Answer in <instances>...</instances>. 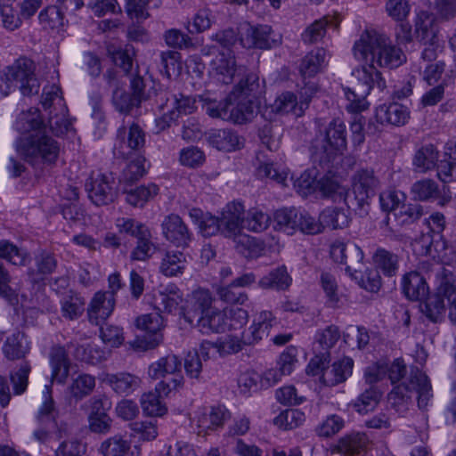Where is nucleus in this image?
Segmentation results:
<instances>
[{"label":"nucleus","mask_w":456,"mask_h":456,"mask_svg":"<svg viewBox=\"0 0 456 456\" xmlns=\"http://www.w3.org/2000/svg\"><path fill=\"white\" fill-rule=\"evenodd\" d=\"M353 50L354 57L362 63L357 69H364L379 90L386 87V83L377 68L395 69L406 61L403 52L376 29H365L355 41Z\"/></svg>","instance_id":"f257e3e1"},{"label":"nucleus","mask_w":456,"mask_h":456,"mask_svg":"<svg viewBox=\"0 0 456 456\" xmlns=\"http://www.w3.org/2000/svg\"><path fill=\"white\" fill-rule=\"evenodd\" d=\"M142 77L138 74L132 76L129 88L134 99L140 104L151 101L153 106L163 112L156 118V126L159 131L168 128L182 115L191 114L196 109V101L192 97L174 93L160 84H154L147 92Z\"/></svg>","instance_id":"f03ea898"},{"label":"nucleus","mask_w":456,"mask_h":456,"mask_svg":"<svg viewBox=\"0 0 456 456\" xmlns=\"http://www.w3.org/2000/svg\"><path fill=\"white\" fill-rule=\"evenodd\" d=\"M413 393L417 394L418 405L420 409L425 408L432 397L430 380L418 368L411 369L408 384L402 383L388 394V403L399 414H403L411 403Z\"/></svg>","instance_id":"7ed1b4c3"},{"label":"nucleus","mask_w":456,"mask_h":456,"mask_svg":"<svg viewBox=\"0 0 456 456\" xmlns=\"http://www.w3.org/2000/svg\"><path fill=\"white\" fill-rule=\"evenodd\" d=\"M346 149V127L339 119H333L312 140L311 158L319 164H327Z\"/></svg>","instance_id":"20e7f679"},{"label":"nucleus","mask_w":456,"mask_h":456,"mask_svg":"<svg viewBox=\"0 0 456 456\" xmlns=\"http://www.w3.org/2000/svg\"><path fill=\"white\" fill-rule=\"evenodd\" d=\"M35 62L27 58L20 57L12 65L8 66L0 78V90L8 95L12 89L18 87L24 96L37 94L40 84L35 74Z\"/></svg>","instance_id":"39448f33"},{"label":"nucleus","mask_w":456,"mask_h":456,"mask_svg":"<svg viewBox=\"0 0 456 456\" xmlns=\"http://www.w3.org/2000/svg\"><path fill=\"white\" fill-rule=\"evenodd\" d=\"M15 149L17 153L31 165H53L60 153L59 143L45 133L20 136L16 140Z\"/></svg>","instance_id":"423d86ee"},{"label":"nucleus","mask_w":456,"mask_h":456,"mask_svg":"<svg viewBox=\"0 0 456 456\" xmlns=\"http://www.w3.org/2000/svg\"><path fill=\"white\" fill-rule=\"evenodd\" d=\"M379 180L372 169L361 168L352 176V190L354 195L351 207L361 216L369 212L370 200L374 196Z\"/></svg>","instance_id":"0eeeda50"},{"label":"nucleus","mask_w":456,"mask_h":456,"mask_svg":"<svg viewBox=\"0 0 456 456\" xmlns=\"http://www.w3.org/2000/svg\"><path fill=\"white\" fill-rule=\"evenodd\" d=\"M248 312L243 309H237L232 312L231 322L228 323V317L225 313L215 308L198 319V326L202 333H223L227 330H237L241 328L248 322Z\"/></svg>","instance_id":"6e6552de"},{"label":"nucleus","mask_w":456,"mask_h":456,"mask_svg":"<svg viewBox=\"0 0 456 456\" xmlns=\"http://www.w3.org/2000/svg\"><path fill=\"white\" fill-rule=\"evenodd\" d=\"M240 41L245 48L271 49L281 44L282 37L268 25L244 24L240 28Z\"/></svg>","instance_id":"1a4fd4ad"},{"label":"nucleus","mask_w":456,"mask_h":456,"mask_svg":"<svg viewBox=\"0 0 456 456\" xmlns=\"http://www.w3.org/2000/svg\"><path fill=\"white\" fill-rule=\"evenodd\" d=\"M352 76L358 81V85L354 89L347 88L345 90L348 101L346 110L350 112L358 113L368 109L369 103L366 101V96L376 86V81L364 69H354Z\"/></svg>","instance_id":"9d476101"},{"label":"nucleus","mask_w":456,"mask_h":456,"mask_svg":"<svg viewBox=\"0 0 456 456\" xmlns=\"http://www.w3.org/2000/svg\"><path fill=\"white\" fill-rule=\"evenodd\" d=\"M330 255L334 262L345 265L346 271L358 280L356 267L362 262L363 252L357 245L337 240L330 245Z\"/></svg>","instance_id":"9b49d317"},{"label":"nucleus","mask_w":456,"mask_h":456,"mask_svg":"<svg viewBox=\"0 0 456 456\" xmlns=\"http://www.w3.org/2000/svg\"><path fill=\"white\" fill-rule=\"evenodd\" d=\"M107 84L112 88L111 102L115 109L123 114H130L134 108H139L141 104L134 99L133 94L124 89L126 83L117 70L109 69L104 75Z\"/></svg>","instance_id":"f8f14e48"},{"label":"nucleus","mask_w":456,"mask_h":456,"mask_svg":"<svg viewBox=\"0 0 456 456\" xmlns=\"http://www.w3.org/2000/svg\"><path fill=\"white\" fill-rule=\"evenodd\" d=\"M134 325L138 330L153 335L150 339L141 341L142 345L138 346L139 348L144 351L154 349L163 342V335L160 331L165 328V321L159 312L138 316L134 321Z\"/></svg>","instance_id":"ddd939ff"},{"label":"nucleus","mask_w":456,"mask_h":456,"mask_svg":"<svg viewBox=\"0 0 456 456\" xmlns=\"http://www.w3.org/2000/svg\"><path fill=\"white\" fill-rule=\"evenodd\" d=\"M144 136L143 130L135 123H132L128 128L121 126L117 133L119 145H115L114 154L118 158H127L130 151H138L144 146Z\"/></svg>","instance_id":"4468645a"},{"label":"nucleus","mask_w":456,"mask_h":456,"mask_svg":"<svg viewBox=\"0 0 456 456\" xmlns=\"http://www.w3.org/2000/svg\"><path fill=\"white\" fill-rule=\"evenodd\" d=\"M213 301L214 298L209 290L204 289L194 290L186 305L182 308L181 314L188 323L192 324L195 320L198 321L200 316L215 309L212 306Z\"/></svg>","instance_id":"2eb2a0df"},{"label":"nucleus","mask_w":456,"mask_h":456,"mask_svg":"<svg viewBox=\"0 0 456 456\" xmlns=\"http://www.w3.org/2000/svg\"><path fill=\"white\" fill-rule=\"evenodd\" d=\"M164 237L177 248H187L192 234L183 219L175 214L165 217L161 224Z\"/></svg>","instance_id":"dca6fc26"},{"label":"nucleus","mask_w":456,"mask_h":456,"mask_svg":"<svg viewBox=\"0 0 456 456\" xmlns=\"http://www.w3.org/2000/svg\"><path fill=\"white\" fill-rule=\"evenodd\" d=\"M113 178L104 174L92 175L86 183L89 199L96 206L108 205L114 201L116 191L113 188Z\"/></svg>","instance_id":"f3484780"},{"label":"nucleus","mask_w":456,"mask_h":456,"mask_svg":"<svg viewBox=\"0 0 456 456\" xmlns=\"http://www.w3.org/2000/svg\"><path fill=\"white\" fill-rule=\"evenodd\" d=\"M245 209L241 202L232 201L225 206L222 212V234L227 238L235 239L240 235L244 221Z\"/></svg>","instance_id":"a211bd4d"},{"label":"nucleus","mask_w":456,"mask_h":456,"mask_svg":"<svg viewBox=\"0 0 456 456\" xmlns=\"http://www.w3.org/2000/svg\"><path fill=\"white\" fill-rule=\"evenodd\" d=\"M275 322L272 312L262 311L254 320L252 325L242 332L245 345H254L267 338Z\"/></svg>","instance_id":"6ab92c4d"},{"label":"nucleus","mask_w":456,"mask_h":456,"mask_svg":"<svg viewBox=\"0 0 456 456\" xmlns=\"http://www.w3.org/2000/svg\"><path fill=\"white\" fill-rule=\"evenodd\" d=\"M211 68L213 75L218 81L225 85L231 84L237 69L232 52L230 49L219 52L212 60Z\"/></svg>","instance_id":"aec40b11"},{"label":"nucleus","mask_w":456,"mask_h":456,"mask_svg":"<svg viewBox=\"0 0 456 456\" xmlns=\"http://www.w3.org/2000/svg\"><path fill=\"white\" fill-rule=\"evenodd\" d=\"M49 361L52 368L51 382L63 384L69 374L70 361L65 346L54 345L49 353Z\"/></svg>","instance_id":"412c9836"},{"label":"nucleus","mask_w":456,"mask_h":456,"mask_svg":"<svg viewBox=\"0 0 456 456\" xmlns=\"http://www.w3.org/2000/svg\"><path fill=\"white\" fill-rule=\"evenodd\" d=\"M98 452L102 456H140V449L120 434L102 442Z\"/></svg>","instance_id":"4be33fe9"},{"label":"nucleus","mask_w":456,"mask_h":456,"mask_svg":"<svg viewBox=\"0 0 456 456\" xmlns=\"http://www.w3.org/2000/svg\"><path fill=\"white\" fill-rule=\"evenodd\" d=\"M414 200L419 201L437 200L440 206L447 204L451 197L442 192L439 185L432 179H421L415 182L411 189Z\"/></svg>","instance_id":"5701e85b"},{"label":"nucleus","mask_w":456,"mask_h":456,"mask_svg":"<svg viewBox=\"0 0 456 456\" xmlns=\"http://www.w3.org/2000/svg\"><path fill=\"white\" fill-rule=\"evenodd\" d=\"M115 297L113 294L99 291L94 296L88 308V316L92 323L99 325L113 312Z\"/></svg>","instance_id":"b1692460"},{"label":"nucleus","mask_w":456,"mask_h":456,"mask_svg":"<svg viewBox=\"0 0 456 456\" xmlns=\"http://www.w3.org/2000/svg\"><path fill=\"white\" fill-rule=\"evenodd\" d=\"M376 118L380 124L400 126L405 125L409 120L410 111L407 107L397 102L383 104L377 108Z\"/></svg>","instance_id":"393cba45"},{"label":"nucleus","mask_w":456,"mask_h":456,"mask_svg":"<svg viewBox=\"0 0 456 456\" xmlns=\"http://www.w3.org/2000/svg\"><path fill=\"white\" fill-rule=\"evenodd\" d=\"M354 362L349 357L335 362L331 366L322 368L321 380L326 386H336L344 382L351 374Z\"/></svg>","instance_id":"a878e982"},{"label":"nucleus","mask_w":456,"mask_h":456,"mask_svg":"<svg viewBox=\"0 0 456 456\" xmlns=\"http://www.w3.org/2000/svg\"><path fill=\"white\" fill-rule=\"evenodd\" d=\"M57 4L45 7L39 13L38 20L45 29L59 32L65 25L63 9L68 10L70 5L61 0H58Z\"/></svg>","instance_id":"bb28decb"},{"label":"nucleus","mask_w":456,"mask_h":456,"mask_svg":"<svg viewBox=\"0 0 456 456\" xmlns=\"http://www.w3.org/2000/svg\"><path fill=\"white\" fill-rule=\"evenodd\" d=\"M104 381L115 393L125 395L133 394L142 383V379L138 376L129 372L106 374Z\"/></svg>","instance_id":"cd10ccee"},{"label":"nucleus","mask_w":456,"mask_h":456,"mask_svg":"<svg viewBox=\"0 0 456 456\" xmlns=\"http://www.w3.org/2000/svg\"><path fill=\"white\" fill-rule=\"evenodd\" d=\"M228 102L231 106L228 109L230 121L236 124H243L250 120L254 117L257 105V102L240 97L232 98V95H228Z\"/></svg>","instance_id":"c85d7f7f"},{"label":"nucleus","mask_w":456,"mask_h":456,"mask_svg":"<svg viewBox=\"0 0 456 456\" xmlns=\"http://www.w3.org/2000/svg\"><path fill=\"white\" fill-rule=\"evenodd\" d=\"M328 63V53L324 48H316L308 53L301 61L299 73L304 77H313L322 71Z\"/></svg>","instance_id":"c756f323"},{"label":"nucleus","mask_w":456,"mask_h":456,"mask_svg":"<svg viewBox=\"0 0 456 456\" xmlns=\"http://www.w3.org/2000/svg\"><path fill=\"white\" fill-rule=\"evenodd\" d=\"M402 290L410 300H420L428 295V287L419 273L410 272L403 276Z\"/></svg>","instance_id":"7c9ffc66"},{"label":"nucleus","mask_w":456,"mask_h":456,"mask_svg":"<svg viewBox=\"0 0 456 456\" xmlns=\"http://www.w3.org/2000/svg\"><path fill=\"white\" fill-rule=\"evenodd\" d=\"M183 302V296L180 290L175 286H169L164 290L158 291L153 295L152 304L154 308L160 314H171L177 310Z\"/></svg>","instance_id":"2f4dec72"},{"label":"nucleus","mask_w":456,"mask_h":456,"mask_svg":"<svg viewBox=\"0 0 456 456\" xmlns=\"http://www.w3.org/2000/svg\"><path fill=\"white\" fill-rule=\"evenodd\" d=\"M263 92L258 76L256 73H249L240 80L229 95H232V98L240 97L257 102Z\"/></svg>","instance_id":"473e14b6"},{"label":"nucleus","mask_w":456,"mask_h":456,"mask_svg":"<svg viewBox=\"0 0 456 456\" xmlns=\"http://www.w3.org/2000/svg\"><path fill=\"white\" fill-rule=\"evenodd\" d=\"M182 362L175 354H167L152 362L148 369V375L152 379L175 375L181 371Z\"/></svg>","instance_id":"72a5a7b5"},{"label":"nucleus","mask_w":456,"mask_h":456,"mask_svg":"<svg viewBox=\"0 0 456 456\" xmlns=\"http://www.w3.org/2000/svg\"><path fill=\"white\" fill-rule=\"evenodd\" d=\"M367 437L363 434H350L341 437L337 444L330 446L332 453L353 456L360 453L367 444Z\"/></svg>","instance_id":"f704fd0d"},{"label":"nucleus","mask_w":456,"mask_h":456,"mask_svg":"<svg viewBox=\"0 0 456 456\" xmlns=\"http://www.w3.org/2000/svg\"><path fill=\"white\" fill-rule=\"evenodd\" d=\"M438 151L434 144L428 143L418 149L413 156L412 165L419 173H427L437 167Z\"/></svg>","instance_id":"c9c22d12"},{"label":"nucleus","mask_w":456,"mask_h":456,"mask_svg":"<svg viewBox=\"0 0 456 456\" xmlns=\"http://www.w3.org/2000/svg\"><path fill=\"white\" fill-rule=\"evenodd\" d=\"M210 142L218 150L224 151H236L243 147L244 139L230 129H219L209 136Z\"/></svg>","instance_id":"e433bc0d"},{"label":"nucleus","mask_w":456,"mask_h":456,"mask_svg":"<svg viewBox=\"0 0 456 456\" xmlns=\"http://www.w3.org/2000/svg\"><path fill=\"white\" fill-rule=\"evenodd\" d=\"M437 175L444 183L456 180V141L447 143L444 159L436 167Z\"/></svg>","instance_id":"4c0bfd02"},{"label":"nucleus","mask_w":456,"mask_h":456,"mask_svg":"<svg viewBox=\"0 0 456 456\" xmlns=\"http://www.w3.org/2000/svg\"><path fill=\"white\" fill-rule=\"evenodd\" d=\"M43 120L37 109H30L22 111L17 118L15 122V129L22 134L21 136L29 135L37 133H43Z\"/></svg>","instance_id":"58836bf2"},{"label":"nucleus","mask_w":456,"mask_h":456,"mask_svg":"<svg viewBox=\"0 0 456 456\" xmlns=\"http://www.w3.org/2000/svg\"><path fill=\"white\" fill-rule=\"evenodd\" d=\"M230 418V412L224 406H214L205 409L198 415V426L203 430L213 429L224 425Z\"/></svg>","instance_id":"ea45409f"},{"label":"nucleus","mask_w":456,"mask_h":456,"mask_svg":"<svg viewBox=\"0 0 456 456\" xmlns=\"http://www.w3.org/2000/svg\"><path fill=\"white\" fill-rule=\"evenodd\" d=\"M187 266V256L181 251H167L162 258L159 270L167 277L182 275Z\"/></svg>","instance_id":"a19ab883"},{"label":"nucleus","mask_w":456,"mask_h":456,"mask_svg":"<svg viewBox=\"0 0 456 456\" xmlns=\"http://www.w3.org/2000/svg\"><path fill=\"white\" fill-rule=\"evenodd\" d=\"M28 351V342L25 333L21 331H16L9 336L3 346V352L9 360L21 359Z\"/></svg>","instance_id":"79ce46f5"},{"label":"nucleus","mask_w":456,"mask_h":456,"mask_svg":"<svg viewBox=\"0 0 456 456\" xmlns=\"http://www.w3.org/2000/svg\"><path fill=\"white\" fill-rule=\"evenodd\" d=\"M189 215L198 225L203 236H212L218 232L222 233L221 218H217L209 213H203L199 208L191 209Z\"/></svg>","instance_id":"37998d69"},{"label":"nucleus","mask_w":456,"mask_h":456,"mask_svg":"<svg viewBox=\"0 0 456 456\" xmlns=\"http://www.w3.org/2000/svg\"><path fill=\"white\" fill-rule=\"evenodd\" d=\"M127 187H123V191L126 193V202L133 207H143L159 193V187L154 183L141 185L134 189Z\"/></svg>","instance_id":"c03bdc74"},{"label":"nucleus","mask_w":456,"mask_h":456,"mask_svg":"<svg viewBox=\"0 0 456 456\" xmlns=\"http://www.w3.org/2000/svg\"><path fill=\"white\" fill-rule=\"evenodd\" d=\"M291 281L292 279L289 274L286 266L281 265L261 278L258 281V285L264 289H274L278 290H284L290 286Z\"/></svg>","instance_id":"a18cd8bd"},{"label":"nucleus","mask_w":456,"mask_h":456,"mask_svg":"<svg viewBox=\"0 0 456 456\" xmlns=\"http://www.w3.org/2000/svg\"><path fill=\"white\" fill-rule=\"evenodd\" d=\"M299 215L300 211L295 208L278 209L273 216L275 228L287 234H294Z\"/></svg>","instance_id":"49530a36"},{"label":"nucleus","mask_w":456,"mask_h":456,"mask_svg":"<svg viewBox=\"0 0 456 456\" xmlns=\"http://www.w3.org/2000/svg\"><path fill=\"white\" fill-rule=\"evenodd\" d=\"M271 110L273 113L284 115L293 113L297 117L303 115V109L298 106L296 94L291 92H284L281 94L271 104Z\"/></svg>","instance_id":"de8ad7c7"},{"label":"nucleus","mask_w":456,"mask_h":456,"mask_svg":"<svg viewBox=\"0 0 456 456\" xmlns=\"http://www.w3.org/2000/svg\"><path fill=\"white\" fill-rule=\"evenodd\" d=\"M436 17L434 13L420 11L416 18L415 31L421 40H433L436 34Z\"/></svg>","instance_id":"09e8293b"},{"label":"nucleus","mask_w":456,"mask_h":456,"mask_svg":"<svg viewBox=\"0 0 456 456\" xmlns=\"http://www.w3.org/2000/svg\"><path fill=\"white\" fill-rule=\"evenodd\" d=\"M145 162L146 159L142 156H138L130 161L121 173L119 183L124 187L131 186L143 177L147 172Z\"/></svg>","instance_id":"8fccbe9b"},{"label":"nucleus","mask_w":456,"mask_h":456,"mask_svg":"<svg viewBox=\"0 0 456 456\" xmlns=\"http://www.w3.org/2000/svg\"><path fill=\"white\" fill-rule=\"evenodd\" d=\"M316 192L324 198H332L334 200H345L346 195V189L340 186L336 179L328 175L318 179Z\"/></svg>","instance_id":"3c124183"},{"label":"nucleus","mask_w":456,"mask_h":456,"mask_svg":"<svg viewBox=\"0 0 456 456\" xmlns=\"http://www.w3.org/2000/svg\"><path fill=\"white\" fill-rule=\"evenodd\" d=\"M420 310L431 322H441L445 314L444 297L440 294L429 296L425 302L420 304Z\"/></svg>","instance_id":"603ef678"},{"label":"nucleus","mask_w":456,"mask_h":456,"mask_svg":"<svg viewBox=\"0 0 456 456\" xmlns=\"http://www.w3.org/2000/svg\"><path fill=\"white\" fill-rule=\"evenodd\" d=\"M160 398L155 392L143 393L140 398L143 413L151 417L164 416L167 412V408Z\"/></svg>","instance_id":"864d4df0"},{"label":"nucleus","mask_w":456,"mask_h":456,"mask_svg":"<svg viewBox=\"0 0 456 456\" xmlns=\"http://www.w3.org/2000/svg\"><path fill=\"white\" fill-rule=\"evenodd\" d=\"M109 352L102 349L99 346L88 344L86 346H77L74 355L77 359L91 363L97 364L105 360Z\"/></svg>","instance_id":"5fc2aeb1"},{"label":"nucleus","mask_w":456,"mask_h":456,"mask_svg":"<svg viewBox=\"0 0 456 456\" xmlns=\"http://www.w3.org/2000/svg\"><path fill=\"white\" fill-rule=\"evenodd\" d=\"M373 261L385 275L394 276L398 269V256L384 248L377 249Z\"/></svg>","instance_id":"6e6d98bb"},{"label":"nucleus","mask_w":456,"mask_h":456,"mask_svg":"<svg viewBox=\"0 0 456 456\" xmlns=\"http://www.w3.org/2000/svg\"><path fill=\"white\" fill-rule=\"evenodd\" d=\"M331 20L332 19L330 17L324 16L311 23L302 33V41L308 45L319 42L325 36L326 28Z\"/></svg>","instance_id":"4d7b16f0"},{"label":"nucleus","mask_w":456,"mask_h":456,"mask_svg":"<svg viewBox=\"0 0 456 456\" xmlns=\"http://www.w3.org/2000/svg\"><path fill=\"white\" fill-rule=\"evenodd\" d=\"M95 387L94 377L89 374H80L72 379L69 387L70 395L76 400H81L89 395Z\"/></svg>","instance_id":"13d9d810"},{"label":"nucleus","mask_w":456,"mask_h":456,"mask_svg":"<svg viewBox=\"0 0 456 456\" xmlns=\"http://www.w3.org/2000/svg\"><path fill=\"white\" fill-rule=\"evenodd\" d=\"M436 276L438 285L436 294H440L441 297L451 301V297L456 296V278L454 274L450 270L441 267Z\"/></svg>","instance_id":"bf43d9fd"},{"label":"nucleus","mask_w":456,"mask_h":456,"mask_svg":"<svg viewBox=\"0 0 456 456\" xmlns=\"http://www.w3.org/2000/svg\"><path fill=\"white\" fill-rule=\"evenodd\" d=\"M319 219L322 224V230L323 227H330L331 229L343 228L348 224L347 216L344 210L338 208L324 209L321 213Z\"/></svg>","instance_id":"052dcab7"},{"label":"nucleus","mask_w":456,"mask_h":456,"mask_svg":"<svg viewBox=\"0 0 456 456\" xmlns=\"http://www.w3.org/2000/svg\"><path fill=\"white\" fill-rule=\"evenodd\" d=\"M131 436L142 441H152L158 436L156 420H140L129 424Z\"/></svg>","instance_id":"680f3d73"},{"label":"nucleus","mask_w":456,"mask_h":456,"mask_svg":"<svg viewBox=\"0 0 456 456\" xmlns=\"http://www.w3.org/2000/svg\"><path fill=\"white\" fill-rule=\"evenodd\" d=\"M108 52L113 62L119 67L126 75H128L133 69L134 49L130 45L123 48L109 47Z\"/></svg>","instance_id":"e2e57ef3"},{"label":"nucleus","mask_w":456,"mask_h":456,"mask_svg":"<svg viewBox=\"0 0 456 456\" xmlns=\"http://www.w3.org/2000/svg\"><path fill=\"white\" fill-rule=\"evenodd\" d=\"M305 420V414L297 409H289L281 412L275 419L274 424L283 429H293L302 425Z\"/></svg>","instance_id":"0e129e2a"},{"label":"nucleus","mask_w":456,"mask_h":456,"mask_svg":"<svg viewBox=\"0 0 456 456\" xmlns=\"http://www.w3.org/2000/svg\"><path fill=\"white\" fill-rule=\"evenodd\" d=\"M411 9L408 0H387L385 4L386 13L397 22L405 21L410 15Z\"/></svg>","instance_id":"69168bd1"},{"label":"nucleus","mask_w":456,"mask_h":456,"mask_svg":"<svg viewBox=\"0 0 456 456\" xmlns=\"http://www.w3.org/2000/svg\"><path fill=\"white\" fill-rule=\"evenodd\" d=\"M270 223V216L257 208H251L248 211L244 221L243 228L255 232L265 231Z\"/></svg>","instance_id":"338daca9"},{"label":"nucleus","mask_w":456,"mask_h":456,"mask_svg":"<svg viewBox=\"0 0 456 456\" xmlns=\"http://www.w3.org/2000/svg\"><path fill=\"white\" fill-rule=\"evenodd\" d=\"M151 232H147L145 235L139 236L136 247L131 253V259L134 261H146L155 252V245L151 240Z\"/></svg>","instance_id":"774afa93"}]
</instances>
